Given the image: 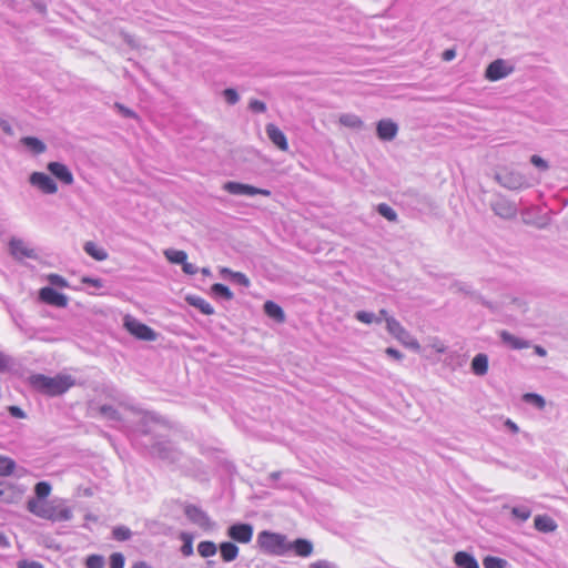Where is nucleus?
Wrapping results in <instances>:
<instances>
[{
    "label": "nucleus",
    "instance_id": "1",
    "mask_svg": "<svg viewBox=\"0 0 568 568\" xmlns=\"http://www.w3.org/2000/svg\"><path fill=\"white\" fill-rule=\"evenodd\" d=\"M30 385L38 392L48 396H59L74 386L75 381L70 375L59 374L53 377L43 374L31 375Z\"/></svg>",
    "mask_w": 568,
    "mask_h": 568
},
{
    "label": "nucleus",
    "instance_id": "2",
    "mask_svg": "<svg viewBox=\"0 0 568 568\" xmlns=\"http://www.w3.org/2000/svg\"><path fill=\"white\" fill-rule=\"evenodd\" d=\"M257 544L261 549L268 554L282 555L286 546V537L281 534L263 530L257 536Z\"/></svg>",
    "mask_w": 568,
    "mask_h": 568
},
{
    "label": "nucleus",
    "instance_id": "3",
    "mask_svg": "<svg viewBox=\"0 0 568 568\" xmlns=\"http://www.w3.org/2000/svg\"><path fill=\"white\" fill-rule=\"evenodd\" d=\"M386 329L405 347L415 352L420 351L418 341L396 318H387Z\"/></svg>",
    "mask_w": 568,
    "mask_h": 568
},
{
    "label": "nucleus",
    "instance_id": "4",
    "mask_svg": "<svg viewBox=\"0 0 568 568\" xmlns=\"http://www.w3.org/2000/svg\"><path fill=\"white\" fill-rule=\"evenodd\" d=\"M123 326L128 329V332H130L139 339L148 342H153L156 339V333L151 327L141 323L131 315L124 316Z\"/></svg>",
    "mask_w": 568,
    "mask_h": 568
},
{
    "label": "nucleus",
    "instance_id": "5",
    "mask_svg": "<svg viewBox=\"0 0 568 568\" xmlns=\"http://www.w3.org/2000/svg\"><path fill=\"white\" fill-rule=\"evenodd\" d=\"M495 180L505 189L517 191L529 186L526 176L517 171H504L496 173Z\"/></svg>",
    "mask_w": 568,
    "mask_h": 568
},
{
    "label": "nucleus",
    "instance_id": "6",
    "mask_svg": "<svg viewBox=\"0 0 568 568\" xmlns=\"http://www.w3.org/2000/svg\"><path fill=\"white\" fill-rule=\"evenodd\" d=\"M493 212L504 220H511L517 216L518 209L515 202L501 194H497L490 202Z\"/></svg>",
    "mask_w": 568,
    "mask_h": 568
},
{
    "label": "nucleus",
    "instance_id": "7",
    "mask_svg": "<svg viewBox=\"0 0 568 568\" xmlns=\"http://www.w3.org/2000/svg\"><path fill=\"white\" fill-rule=\"evenodd\" d=\"M223 190L233 195H264L270 196L271 191L266 189H260L250 184H243L240 182L229 181L223 184Z\"/></svg>",
    "mask_w": 568,
    "mask_h": 568
},
{
    "label": "nucleus",
    "instance_id": "8",
    "mask_svg": "<svg viewBox=\"0 0 568 568\" xmlns=\"http://www.w3.org/2000/svg\"><path fill=\"white\" fill-rule=\"evenodd\" d=\"M514 72V67L504 59H497L488 64L485 78L489 81L501 80Z\"/></svg>",
    "mask_w": 568,
    "mask_h": 568
},
{
    "label": "nucleus",
    "instance_id": "9",
    "mask_svg": "<svg viewBox=\"0 0 568 568\" xmlns=\"http://www.w3.org/2000/svg\"><path fill=\"white\" fill-rule=\"evenodd\" d=\"M29 182L45 194H54L58 191L54 180L42 172H33L29 178Z\"/></svg>",
    "mask_w": 568,
    "mask_h": 568
},
{
    "label": "nucleus",
    "instance_id": "10",
    "mask_svg": "<svg viewBox=\"0 0 568 568\" xmlns=\"http://www.w3.org/2000/svg\"><path fill=\"white\" fill-rule=\"evenodd\" d=\"M39 298L43 303L55 307H67L69 301L67 295L59 293L51 286L42 287L39 291Z\"/></svg>",
    "mask_w": 568,
    "mask_h": 568
},
{
    "label": "nucleus",
    "instance_id": "11",
    "mask_svg": "<svg viewBox=\"0 0 568 568\" xmlns=\"http://www.w3.org/2000/svg\"><path fill=\"white\" fill-rule=\"evenodd\" d=\"M227 536L241 544H247L253 537V526L250 524H234L229 527Z\"/></svg>",
    "mask_w": 568,
    "mask_h": 568
},
{
    "label": "nucleus",
    "instance_id": "12",
    "mask_svg": "<svg viewBox=\"0 0 568 568\" xmlns=\"http://www.w3.org/2000/svg\"><path fill=\"white\" fill-rule=\"evenodd\" d=\"M151 454L160 459L173 463L178 460L179 453L171 443L159 442L152 446Z\"/></svg>",
    "mask_w": 568,
    "mask_h": 568
},
{
    "label": "nucleus",
    "instance_id": "13",
    "mask_svg": "<svg viewBox=\"0 0 568 568\" xmlns=\"http://www.w3.org/2000/svg\"><path fill=\"white\" fill-rule=\"evenodd\" d=\"M185 516L195 525L201 528H209L211 520L207 514L194 505H187L184 509Z\"/></svg>",
    "mask_w": 568,
    "mask_h": 568
},
{
    "label": "nucleus",
    "instance_id": "14",
    "mask_svg": "<svg viewBox=\"0 0 568 568\" xmlns=\"http://www.w3.org/2000/svg\"><path fill=\"white\" fill-rule=\"evenodd\" d=\"M10 253L14 258H33L36 257L34 250L27 246L21 239H11L9 242Z\"/></svg>",
    "mask_w": 568,
    "mask_h": 568
},
{
    "label": "nucleus",
    "instance_id": "15",
    "mask_svg": "<svg viewBox=\"0 0 568 568\" xmlns=\"http://www.w3.org/2000/svg\"><path fill=\"white\" fill-rule=\"evenodd\" d=\"M48 170L52 175H54L58 180H60L65 185H71L74 181L72 172L69 168L60 162H50L48 164Z\"/></svg>",
    "mask_w": 568,
    "mask_h": 568
},
{
    "label": "nucleus",
    "instance_id": "16",
    "mask_svg": "<svg viewBox=\"0 0 568 568\" xmlns=\"http://www.w3.org/2000/svg\"><path fill=\"white\" fill-rule=\"evenodd\" d=\"M376 131H377V136L381 140L392 141L397 135L398 126L394 121H392L389 119H384L377 123Z\"/></svg>",
    "mask_w": 568,
    "mask_h": 568
},
{
    "label": "nucleus",
    "instance_id": "17",
    "mask_svg": "<svg viewBox=\"0 0 568 568\" xmlns=\"http://www.w3.org/2000/svg\"><path fill=\"white\" fill-rule=\"evenodd\" d=\"M54 501L40 500V499H29L27 503V509L33 514L34 516L45 519L50 517V508Z\"/></svg>",
    "mask_w": 568,
    "mask_h": 568
},
{
    "label": "nucleus",
    "instance_id": "18",
    "mask_svg": "<svg viewBox=\"0 0 568 568\" xmlns=\"http://www.w3.org/2000/svg\"><path fill=\"white\" fill-rule=\"evenodd\" d=\"M265 131L271 142L281 151L288 150V143L285 134L275 124L268 123L265 128Z\"/></svg>",
    "mask_w": 568,
    "mask_h": 568
},
{
    "label": "nucleus",
    "instance_id": "19",
    "mask_svg": "<svg viewBox=\"0 0 568 568\" xmlns=\"http://www.w3.org/2000/svg\"><path fill=\"white\" fill-rule=\"evenodd\" d=\"M50 517L47 520L51 521H68L72 518V511L64 505L63 501H54L50 508Z\"/></svg>",
    "mask_w": 568,
    "mask_h": 568
},
{
    "label": "nucleus",
    "instance_id": "20",
    "mask_svg": "<svg viewBox=\"0 0 568 568\" xmlns=\"http://www.w3.org/2000/svg\"><path fill=\"white\" fill-rule=\"evenodd\" d=\"M499 337L504 344L508 345L513 349H524L530 347L529 341L517 337L507 331H500Z\"/></svg>",
    "mask_w": 568,
    "mask_h": 568
},
{
    "label": "nucleus",
    "instance_id": "21",
    "mask_svg": "<svg viewBox=\"0 0 568 568\" xmlns=\"http://www.w3.org/2000/svg\"><path fill=\"white\" fill-rule=\"evenodd\" d=\"M454 562L458 568H479L476 558L467 551H457L454 555Z\"/></svg>",
    "mask_w": 568,
    "mask_h": 568
},
{
    "label": "nucleus",
    "instance_id": "22",
    "mask_svg": "<svg viewBox=\"0 0 568 568\" xmlns=\"http://www.w3.org/2000/svg\"><path fill=\"white\" fill-rule=\"evenodd\" d=\"M535 528L541 532H552L557 528L556 521L547 515H538L534 520Z\"/></svg>",
    "mask_w": 568,
    "mask_h": 568
},
{
    "label": "nucleus",
    "instance_id": "23",
    "mask_svg": "<svg viewBox=\"0 0 568 568\" xmlns=\"http://www.w3.org/2000/svg\"><path fill=\"white\" fill-rule=\"evenodd\" d=\"M471 371L477 376H484L488 372V356L479 353L471 361Z\"/></svg>",
    "mask_w": 568,
    "mask_h": 568
},
{
    "label": "nucleus",
    "instance_id": "24",
    "mask_svg": "<svg viewBox=\"0 0 568 568\" xmlns=\"http://www.w3.org/2000/svg\"><path fill=\"white\" fill-rule=\"evenodd\" d=\"M264 312L268 317L273 318L277 323H283L285 321V314L282 307L275 302H265Z\"/></svg>",
    "mask_w": 568,
    "mask_h": 568
},
{
    "label": "nucleus",
    "instance_id": "25",
    "mask_svg": "<svg viewBox=\"0 0 568 568\" xmlns=\"http://www.w3.org/2000/svg\"><path fill=\"white\" fill-rule=\"evenodd\" d=\"M221 557L224 561L230 562L239 556V547L230 541H224L220 545Z\"/></svg>",
    "mask_w": 568,
    "mask_h": 568
},
{
    "label": "nucleus",
    "instance_id": "26",
    "mask_svg": "<svg viewBox=\"0 0 568 568\" xmlns=\"http://www.w3.org/2000/svg\"><path fill=\"white\" fill-rule=\"evenodd\" d=\"M186 301L190 305L196 307L205 315H212L214 313L213 306L200 296L190 295L186 297Z\"/></svg>",
    "mask_w": 568,
    "mask_h": 568
},
{
    "label": "nucleus",
    "instance_id": "27",
    "mask_svg": "<svg viewBox=\"0 0 568 568\" xmlns=\"http://www.w3.org/2000/svg\"><path fill=\"white\" fill-rule=\"evenodd\" d=\"M291 548L301 557H308L313 552V544L307 539H296Z\"/></svg>",
    "mask_w": 568,
    "mask_h": 568
},
{
    "label": "nucleus",
    "instance_id": "28",
    "mask_svg": "<svg viewBox=\"0 0 568 568\" xmlns=\"http://www.w3.org/2000/svg\"><path fill=\"white\" fill-rule=\"evenodd\" d=\"M220 273L223 277L229 276L234 283L247 287L250 285V280L247 276L241 272H234L227 267H222Z\"/></svg>",
    "mask_w": 568,
    "mask_h": 568
},
{
    "label": "nucleus",
    "instance_id": "29",
    "mask_svg": "<svg viewBox=\"0 0 568 568\" xmlns=\"http://www.w3.org/2000/svg\"><path fill=\"white\" fill-rule=\"evenodd\" d=\"M21 143L34 154H41L47 150L45 144L34 136H24L21 139Z\"/></svg>",
    "mask_w": 568,
    "mask_h": 568
},
{
    "label": "nucleus",
    "instance_id": "30",
    "mask_svg": "<svg viewBox=\"0 0 568 568\" xmlns=\"http://www.w3.org/2000/svg\"><path fill=\"white\" fill-rule=\"evenodd\" d=\"M83 248L87 254H89L97 261H104L108 257L106 251L101 247H98L97 244L91 241L87 242Z\"/></svg>",
    "mask_w": 568,
    "mask_h": 568
},
{
    "label": "nucleus",
    "instance_id": "31",
    "mask_svg": "<svg viewBox=\"0 0 568 568\" xmlns=\"http://www.w3.org/2000/svg\"><path fill=\"white\" fill-rule=\"evenodd\" d=\"M339 123L343 124L344 126L355 130H359L363 128V121L361 120V118L352 113L342 114L339 116Z\"/></svg>",
    "mask_w": 568,
    "mask_h": 568
},
{
    "label": "nucleus",
    "instance_id": "32",
    "mask_svg": "<svg viewBox=\"0 0 568 568\" xmlns=\"http://www.w3.org/2000/svg\"><path fill=\"white\" fill-rule=\"evenodd\" d=\"M164 256L172 264H183L187 260V254L184 251L168 248L164 251Z\"/></svg>",
    "mask_w": 568,
    "mask_h": 568
},
{
    "label": "nucleus",
    "instance_id": "33",
    "mask_svg": "<svg viewBox=\"0 0 568 568\" xmlns=\"http://www.w3.org/2000/svg\"><path fill=\"white\" fill-rule=\"evenodd\" d=\"M523 400L527 404L535 406L536 408L542 410L546 407L545 398L536 393H526L523 395Z\"/></svg>",
    "mask_w": 568,
    "mask_h": 568
},
{
    "label": "nucleus",
    "instance_id": "34",
    "mask_svg": "<svg viewBox=\"0 0 568 568\" xmlns=\"http://www.w3.org/2000/svg\"><path fill=\"white\" fill-rule=\"evenodd\" d=\"M211 291L215 296L221 297L225 301H231L234 297L231 290L226 285L221 283L213 284Z\"/></svg>",
    "mask_w": 568,
    "mask_h": 568
},
{
    "label": "nucleus",
    "instance_id": "35",
    "mask_svg": "<svg viewBox=\"0 0 568 568\" xmlns=\"http://www.w3.org/2000/svg\"><path fill=\"white\" fill-rule=\"evenodd\" d=\"M197 551L202 557L209 558L216 554L217 548L213 541L205 540L197 545Z\"/></svg>",
    "mask_w": 568,
    "mask_h": 568
},
{
    "label": "nucleus",
    "instance_id": "36",
    "mask_svg": "<svg viewBox=\"0 0 568 568\" xmlns=\"http://www.w3.org/2000/svg\"><path fill=\"white\" fill-rule=\"evenodd\" d=\"M51 485L48 481H39L34 486V499L44 500L51 493Z\"/></svg>",
    "mask_w": 568,
    "mask_h": 568
},
{
    "label": "nucleus",
    "instance_id": "37",
    "mask_svg": "<svg viewBox=\"0 0 568 568\" xmlns=\"http://www.w3.org/2000/svg\"><path fill=\"white\" fill-rule=\"evenodd\" d=\"M377 212L389 222L397 221V213L386 203L378 204Z\"/></svg>",
    "mask_w": 568,
    "mask_h": 568
},
{
    "label": "nucleus",
    "instance_id": "38",
    "mask_svg": "<svg viewBox=\"0 0 568 568\" xmlns=\"http://www.w3.org/2000/svg\"><path fill=\"white\" fill-rule=\"evenodd\" d=\"M355 318L364 324L381 323V317H377L374 313L366 311L356 312Z\"/></svg>",
    "mask_w": 568,
    "mask_h": 568
},
{
    "label": "nucleus",
    "instance_id": "39",
    "mask_svg": "<svg viewBox=\"0 0 568 568\" xmlns=\"http://www.w3.org/2000/svg\"><path fill=\"white\" fill-rule=\"evenodd\" d=\"M113 538L119 541H124L131 538L132 531L126 526H118L113 528Z\"/></svg>",
    "mask_w": 568,
    "mask_h": 568
},
{
    "label": "nucleus",
    "instance_id": "40",
    "mask_svg": "<svg viewBox=\"0 0 568 568\" xmlns=\"http://www.w3.org/2000/svg\"><path fill=\"white\" fill-rule=\"evenodd\" d=\"M16 464L8 457L0 456V475L7 476L13 473Z\"/></svg>",
    "mask_w": 568,
    "mask_h": 568
},
{
    "label": "nucleus",
    "instance_id": "41",
    "mask_svg": "<svg viewBox=\"0 0 568 568\" xmlns=\"http://www.w3.org/2000/svg\"><path fill=\"white\" fill-rule=\"evenodd\" d=\"M105 560L104 557L101 555H90L85 559V567L87 568H104Z\"/></svg>",
    "mask_w": 568,
    "mask_h": 568
},
{
    "label": "nucleus",
    "instance_id": "42",
    "mask_svg": "<svg viewBox=\"0 0 568 568\" xmlns=\"http://www.w3.org/2000/svg\"><path fill=\"white\" fill-rule=\"evenodd\" d=\"M100 414L110 420H120L119 412L111 405H102L99 408Z\"/></svg>",
    "mask_w": 568,
    "mask_h": 568
},
{
    "label": "nucleus",
    "instance_id": "43",
    "mask_svg": "<svg viewBox=\"0 0 568 568\" xmlns=\"http://www.w3.org/2000/svg\"><path fill=\"white\" fill-rule=\"evenodd\" d=\"M511 515L520 521H526L530 517L531 510L527 506H516L511 508Z\"/></svg>",
    "mask_w": 568,
    "mask_h": 568
},
{
    "label": "nucleus",
    "instance_id": "44",
    "mask_svg": "<svg viewBox=\"0 0 568 568\" xmlns=\"http://www.w3.org/2000/svg\"><path fill=\"white\" fill-rule=\"evenodd\" d=\"M506 565H507V561L499 557L488 556L484 559L485 568H505Z\"/></svg>",
    "mask_w": 568,
    "mask_h": 568
},
{
    "label": "nucleus",
    "instance_id": "45",
    "mask_svg": "<svg viewBox=\"0 0 568 568\" xmlns=\"http://www.w3.org/2000/svg\"><path fill=\"white\" fill-rule=\"evenodd\" d=\"M125 558L121 552H113L110 556V568H124Z\"/></svg>",
    "mask_w": 568,
    "mask_h": 568
},
{
    "label": "nucleus",
    "instance_id": "46",
    "mask_svg": "<svg viewBox=\"0 0 568 568\" xmlns=\"http://www.w3.org/2000/svg\"><path fill=\"white\" fill-rule=\"evenodd\" d=\"M223 95H224V98H225L226 102H227L229 104H231V105H233V104L237 103V102H239V100H240V95H239V93L236 92V90L231 89V88L225 89V90L223 91Z\"/></svg>",
    "mask_w": 568,
    "mask_h": 568
},
{
    "label": "nucleus",
    "instance_id": "47",
    "mask_svg": "<svg viewBox=\"0 0 568 568\" xmlns=\"http://www.w3.org/2000/svg\"><path fill=\"white\" fill-rule=\"evenodd\" d=\"M530 163L541 171H547L549 169L548 162L536 154L531 155Z\"/></svg>",
    "mask_w": 568,
    "mask_h": 568
},
{
    "label": "nucleus",
    "instance_id": "48",
    "mask_svg": "<svg viewBox=\"0 0 568 568\" xmlns=\"http://www.w3.org/2000/svg\"><path fill=\"white\" fill-rule=\"evenodd\" d=\"M48 281L51 285L59 286V287H67L68 282L64 277H62L59 274H50L48 275Z\"/></svg>",
    "mask_w": 568,
    "mask_h": 568
},
{
    "label": "nucleus",
    "instance_id": "49",
    "mask_svg": "<svg viewBox=\"0 0 568 568\" xmlns=\"http://www.w3.org/2000/svg\"><path fill=\"white\" fill-rule=\"evenodd\" d=\"M428 347L433 348L436 353L439 354L446 351V345L438 337L430 338Z\"/></svg>",
    "mask_w": 568,
    "mask_h": 568
},
{
    "label": "nucleus",
    "instance_id": "50",
    "mask_svg": "<svg viewBox=\"0 0 568 568\" xmlns=\"http://www.w3.org/2000/svg\"><path fill=\"white\" fill-rule=\"evenodd\" d=\"M248 108L251 111L256 113H264L266 111V104L260 100H251Z\"/></svg>",
    "mask_w": 568,
    "mask_h": 568
},
{
    "label": "nucleus",
    "instance_id": "51",
    "mask_svg": "<svg viewBox=\"0 0 568 568\" xmlns=\"http://www.w3.org/2000/svg\"><path fill=\"white\" fill-rule=\"evenodd\" d=\"M18 568H44V566L36 560H20L18 562Z\"/></svg>",
    "mask_w": 568,
    "mask_h": 568
},
{
    "label": "nucleus",
    "instance_id": "52",
    "mask_svg": "<svg viewBox=\"0 0 568 568\" xmlns=\"http://www.w3.org/2000/svg\"><path fill=\"white\" fill-rule=\"evenodd\" d=\"M183 556L189 557L193 554V544L191 538H185L184 544L181 547Z\"/></svg>",
    "mask_w": 568,
    "mask_h": 568
},
{
    "label": "nucleus",
    "instance_id": "53",
    "mask_svg": "<svg viewBox=\"0 0 568 568\" xmlns=\"http://www.w3.org/2000/svg\"><path fill=\"white\" fill-rule=\"evenodd\" d=\"M452 288L455 291V292H462V293H465V294H471L473 292L470 291V286L467 285L466 283H463V282H456L452 285Z\"/></svg>",
    "mask_w": 568,
    "mask_h": 568
},
{
    "label": "nucleus",
    "instance_id": "54",
    "mask_svg": "<svg viewBox=\"0 0 568 568\" xmlns=\"http://www.w3.org/2000/svg\"><path fill=\"white\" fill-rule=\"evenodd\" d=\"M182 270L185 274H189V275H194L197 273L199 268L192 264V263H189L186 260L185 262L182 264Z\"/></svg>",
    "mask_w": 568,
    "mask_h": 568
},
{
    "label": "nucleus",
    "instance_id": "55",
    "mask_svg": "<svg viewBox=\"0 0 568 568\" xmlns=\"http://www.w3.org/2000/svg\"><path fill=\"white\" fill-rule=\"evenodd\" d=\"M9 413L12 417L24 418L26 413L19 406H9Z\"/></svg>",
    "mask_w": 568,
    "mask_h": 568
},
{
    "label": "nucleus",
    "instance_id": "56",
    "mask_svg": "<svg viewBox=\"0 0 568 568\" xmlns=\"http://www.w3.org/2000/svg\"><path fill=\"white\" fill-rule=\"evenodd\" d=\"M385 353H386L388 356H390V357H393L394 359H396V361H400V359L404 357V355H403L398 349L393 348V347H387V348L385 349Z\"/></svg>",
    "mask_w": 568,
    "mask_h": 568
},
{
    "label": "nucleus",
    "instance_id": "57",
    "mask_svg": "<svg viewBox=\"0 0 568 568\" xmlns=\"http://www.w3.org/2000/svg\"><path fill=\"white\" fill-rule=\"evenodd\" d=\"M115 106L119 109L120 113L125 116V118H135V113L128 109L126 106L122 105V104H119L116 103Z\"/></svg>",
    "mask_w": 568,
    "mask_h": 568
},
{
    "label": "nucleus",
    "instance_id": "58",
    "mask_svg": "<svg viewBox=\"0 0 568 568\" xmlns=\"http://www.w3.org/2000/svg\"><path fill=\"white\" fill-rule=\"evenodd\" d=\"M312 568H337L334 564L327 560H318L311 566Z\"/></svg>",
    "mask_w": 568,
    "mask_h": 568
},
{
    "label": "nucleus",
    "instance_id": "59",
    "mask_svg": "<svg viewBox=\"0 0 568 568\" xmlns=\"http://www.w3.org/2000/svg\"><path fill=\"white\" fill-rule=\"evenodd\" d=\"M82 282L98 288L103 286L102 281L100 278L83 277Z\"/></svg>",
    "mask_w": 568,
    "mask_h": 568
},
{
    "label": "nucleus",
    "instance_id": "60",
    "mask_svg": "<svg viewBox=\"0 0 568 568\" xmlns=\"http://www.w3.org/2000/svg\"><path fill=\"white\" fill-rule=\"evenodd\" d=\"M9 361L10 358L6 354L0 353V372H3L8 368Z\"/></svg>",
    "mask_w": 568,
    "mask_h": 568
},
{
    "label": "nucleus",
    "instance_id": "61",
    "mask_svg": "<svg viewBox=\"0 0 568 568\" xmlns=\"http://www.w3.org/2000/svg\"><path fill=\"white\" fill-rule=\"evenodd\" d=\"M456 57V52L453 49L445 50L443 53V59L445 61H450Z\"/></svg>",
    "mask_w": 568,
    "mask_h": 568
},
{
    "label": "nucleus",
    "instance_id": "62",
    "mask_svg": "<svg viewBox=\"0 0 568 568\" xmlns=\"http://www.w3.org/2000/svg\"><path fill=\"white\" fill-rule=\"evenodd\" d=\"M505 425L515 434L519 432V427L511 419H507Z\"/></svg>",
    "mask_w": 568,
    "mask_h": 568
},
{
    "label": "nucleus",
    "instance_id": "63",
    "mask_svg": "<svg viewBox=\"0 0 568 568\" xmlns=\"http://www.w3.org/2000/svg\"><path fill=\"white\" fill-rule=\"evenodd\" d=\"M534 352L536 355L541 356V357H545L547 355V351L540 345H535Z\"/></svg>",
    "mask_w": 568,
    "mask_h": 568
},
{
    "label": "nucleus",
    "instance_id": "64",
    "mask_svg": "<svg viewBox=\"0 0 568 568\" xmlns=\"http://www.w3.org/2000/svg\"><path fill=\"white\" fill-rule=\"evenodd\" d=\"M376 316L381 317V322L384 320L386 324H387V318H394L393 316H389L388 312L386 310H384V308H382L378 312V315H376Z\"/></svg>",
    "mask_w": 568,
    "mask_h": 568
}]
</instances>
